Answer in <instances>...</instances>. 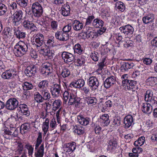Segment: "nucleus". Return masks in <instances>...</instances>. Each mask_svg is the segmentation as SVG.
<instances>
[{
  "mask_svg": "<svg viewBox=\"0 0 157 157\" xmlns=\"http://www.w3.org/2000/svg\"><path fill=\"white\" fill-rule=\"evenodd\" d=\"M28 44L20 41L15 45L13 50L15 55L17 57H21L28 51Z\"/></svg>",
  "mask_w": 157,
  "mask_h": 157,
  "instance_id": "f257e3e1",
  "label": "nucleus"
},
{
  "mask_svg": "<svg viewBox=\"0 0 157 157\" xmlns=\"http://www.w3.org/2000/svg\"><path fill=\"white\" fill-rule=\"evenodd\" d=\"M23 15V12L21 10L17 9L13 14L12 22L14 26H17L21 23Z\"/></svg>",
  "mask_w": 157,
  "mask_h": 157,
  "instance_id": "f03ea898",
  "label": "nucleus"
},
{
  "mask_svg": "<svg viewBox=\"0 0 157 157\" xmlns=\"http://www.w3.org/2000/svg\"><path fill=\"white\" fill-rule=\"evenodd\" d=\"M84 99L77 97L75 94L70 93L69 101L70 105H74L76 107L78 108L80 107V105L82 103Z\"/></svg>",
  "mask_w": 157,
  "mask_h": 157,
  "instance_id": "7ed1b4c3",
  "label": "nucleus"
},
{
  "mask_svg": "<svg viewBox=\"0 0 157 157\" xmlns=\"http://www.w3.org/2000/svg\"><path fill=\"white\" fill-rule=\"evenodd\" d=\"M32 12L34 16L36 17H40L43 13V9L41 5L38 2L33 4L32 6Z\"/></svg>",
  "mask_w": 157,
  "mask_h": 157,
  "instance_id": "20e7f679",
  "label": "nucleus"
},
{
  "mask_svg": "<svg viewBox=\"0 0 157 157\" xmlns=\"http://www.w3.org/2000/svg\"><path fill=\"white\" fill-rule=\"evenodd\" d=\"M18 101L17 99L15 98H11L6 101V107L9 110H14L18 107Z\"/></svg>",
  "mask_w": 157,
  "mask_h": 157,
  "instance_id": "39448f33",
  "label": "nucleus"
},
{
  "mask_svg": "<svg viewBox=\"0 0 157 157\" xmlns=\"http://www.w3.org/2000/svg\"><path fill=\"white\" fill-rule=\"evenodd\" d=\"M119 29L122 33L124 34L127 37L131 36L134 32L133 28L129 24L120 27Z\"/></svg>",
  "mask_w": 157,
  "mask_h": 157,
  "instance_id": "423d86ee",
  "label": "nucleus"
},
{
  "mask_svg": "<svg viewBox=\"0 0 157 157\" xmlns=\"http://www.w3.org/2000/svg\"><path fill=\"white\" fill-rule=\"evenodd\" d=\"M87 83L91 89L94 91L97 89L99 86V82L95 76L90 77L88 80Z\"/></svg>",
  "mask_w": 157,
  "mask_h": 157,
  "instance_id": "0eeeda50",
  "label": "nucleus"
},
{
  "mask_svg": "<svg viewBox=\"0 0 157 157\" xmlns=\"http://www.w3.org/2000/svg\"><path fill=\"white\" fill-rule=\"evenodd\" d=\"M52 95L54 97H58L61 90V86L60 83L53 84L50 89Z\"/></svg>",
  "mask_w": 157,
  "mask_h": 157,
  "instance_id": "6e6552de",
  "label": "nucleus"
},
{
  "mask_svg": "<svg viewBox=\"0 0 157 157\" xmlns=\"http://www.w3.org/2000/svg\"><path fill=\"white\" fill-rule=\"evenodd\" d=\"M61 57L64 62L67 64L72 62L75 59L74 56L72 54L67 52H63Z\"/></svg>",
  "mask_w": 157,
  "mask_h": 157,
  "instance_id": "1a4fd4ad",
  "label": "nucleus"
},
{
  "mask_svg": "<svg viewBox=\"0 0 157 157\" xmlns=\"http://www.w3.org/2000/svg\"><path fill=\"white\" fill-rule=\"evenodd\" d=\"M37 67L35 65L28 66L25 70V73L27 76L31 77L34 75L37 72Z\"/></svg>",
  "mask_w": 157,
  "mask_h": 157,
  "instance_id": "9d476101",
  "label": "nucleus"
},
{
  "mask_svg": "<svg viewBox=\"0 0 157 157\" xmlns=\"http://www.w3.org/2000/svg\"><path fill=\"white\" fill-rule=\"evenodd\" d=\"M22 25L26 30H29L32 31L36 30V27L34 24L31 22L27 20H24L22 23Z\"/></svg>",
  "mask_w": 157,
  "mask_h": 157,
  "instance_id": "9b49d317",
  "label": "nucleus"
},
{
  "mask_svg": "<svg viewBox=\"0 0 157 157\" xmlns=\"http://www.w3.org/2000/svg\"><path fill=\"white\" fill-rule=\"evenodd\" d=\"M33 40H35L34 44L37 47H40L43 45L44 43L43 35L41 34H37L35 36Z\"/></svg>",
  "mask_w": 157,
  "mask_h": 157,
  "instance_id": "f8f14e48",
  "label": "nucleus"
},
{
  "mask_svg": "<svg viewBox=\"0 0 157 157\" xmlns=\"http://www.w3.org/2000/svg\"><path fill=\"white\" fill-rule=\"evenodd\" d=\"M115 78L114 76L108 77L104 82V86L106 88H108L115 84Z\"/></svg>",
  "mask_w": 157,
  "mask_h": 157,
  "instance_id": "ddd939ff",
  "label": "nucleus"
},
{
  "mask_svg": "<svg viewBox=\"0 0 157 157\" xmlns=\"http://www.w3.org/2000/svg\"><path fill=\"white\" fill-rule=\"evenodd\" d=\"M134 65L133 63L124 62L121 63L120 70L122 72H125L128 69L132 68Z\"/></svg>",
  "mask_w": 157,
  "mask_h": 157,
  "instance_id": "4468645a",
  "label": "nucleus"
},
{
  "mask_svg": "<svg viewBox=\"0 0 157 157\" xmlns=\"http://www.w3.org/2000/svg\"><path fill=\"white\" fill-rule=\"evenodd\" d=\"M77 118L79 124L84 126L88 124L90 120L89 117H84L82 115H78Z\"/></svg>",
  "mask_w": 157,
  "mask_h": 157,
  "instance_id": "2eb2a0df",
  "label": "nucleus"
},
{
  "mask_svg": "<svg viewBox=\"0 0 157 157\" xmlns=\"http://www.w3.org/2000/svg\"><path fill=\"white\" fill-rule=\"evenodd\" d=\"M19 111H20L23 115L26 117H28L30 115V111L29 110L27 105L26 104H20L19 105Z\"/></svg>",
  "mask_w": 157,
  "mask_h": 157,
  "instance_id": "dca6fc26",
  "label": "nucleus"
},
{
  "mask_svg": "<svg viewBox=\"0 0 157 157\" xmlns=\"http://www.w3.org/2000/svg\"><path fill=\"white\" fill-rule=\"evenodd\" d=\"M133 121V119L132 116L128 115L126 116L124 118V123L125 128H128L132 124Z\"/></svg>",
  "mask_w": 157,
  "mask_h": 157,
  "instance_id": "f3484780",
  "label": "nucleus"
},
{
  "mask_svg": "<svg viewBox=\"0 0 157 157\" xmlns=\"http://www.w3.org/2000/svg\"><path fill=\"white\" fill-rule=\"evenodd\" d=\"M15 72L12 69L6 70L3 72L2 75V78L9 79L14 77V73Z\"/></svg>",
  "mask_w": 157,
  "mask_h": 157,
  "instance_id": "a211bd4d",
  "label": "nucleus"
},
{
  "mask_svg": "<svg viewBox=\"0 0 157 157\" xmlns=\"http://www.w3.org/2000/svg\"><path fill=\"white\" fill-rule=\"evenodd\" d=\"M151 104L147 103H144L142 105V110L144 113L150 114L152 112V107Z\"/></svg>",
  "mask_w": 157,
  "mask_h": 157,
  "instance_id": "6ab92c4d",
  "label": "nucleus"
},
{
  "mask_svg": "<svg viewBox=\"0 0 157 157\" xmlns=\"http://www.w3.org/2000/svg\"><path fill=\"white\" fill-rule=\"evenodd\" d=\"M72 26L74 29L76 31L81 30L83 27V24L78 20H77L73 21Z\"/></svg>",
  "mask_w": 157,
  "mask_h": 157,
  "instance_id": "aec40b11",
  "label": "nucleus"
},
{
  "mask_svg": "<svg viewBox=\"0 0 157 157\" xmlns=\"http://www.w3.org/2000/svg\"><path fill=\"white\" fill-rule=\"evenodd\" d=\"M85 84V82L83 79H80L77 80L75 82H73L71 83L70 86H73L75 88H80L83 86Z\"/></svg>",
  "mask_w": 157,
  "mask_h": 157,
  "instance_id": "412c9836",
  "label": "nucleus"
},
{
  "mask_svg": "<svg viewBox=\"0 0 157 157\" xmlns=\"http://www.w3.org/2000/svg\"><path fill=\"white\" fill-rule=\"evenodd\" d=\"M109 145L108 147L110 149H113L114 147H116L117 146L116 139L113 136H110L109 138Z\"/></svg>",
  "mask_w": 157,
  "mask_h": 157,
  "instance_id": "4be33fe9",
  "label": "nucleus"
},
{
  "mask_svg": "<svg viewBox=\"0 0 157 157\" xmlns=\"http://www.w3.org/2000/svg\"><path fill=\"white\" fill-rule=\"evenodd\" d=\"M127 89L132 91H134L138 89V83L136 81L134 80H130L129 84L127 86Z\"/></svg>",
  "mask_w": 157,
  "mask_h": 157,
  "instance_id": "5701e85b",
  "label": "nucleus"
},
{
  "mask_svg": "<svg viewBox=\"0 0 157 157\" xmlns=\"http://www.w3.org/2000/svg\"><path fill=\"white\" fill-rule=\"evenodd\" d=\"M76 147V144L74 142L65 144L64 145V147L67 149L66 150L68 152H73L75 150Z\"/></svg>",
  "mask_w": 157,
  "mask_h": 157,
  "instance_id": "b1692460",
  "label": "nucleus"
},
{
  "mask_svg": "<svg viewBox=\"0 0 157 157\" xmlns=\"http://www.w3.org/2000/svg\"><path fill=\"white\" fill-rule=\"evenodd\" d=\"M61 13L64 16H67L70 14V6L67 4L62 6L61 8Z\"/></svg>",
  "mask_w": 157,
  "mask_h": 157,
  "instance_id": "393cba45",
  "label": "nucleus"
},
{
  "mask_svg": "<svg viewBox=\"0 0 157 157\" xmlns=\"http://www.w3.org/2000/svg\"><path fill=\"white\" fill-rule=\"evenodd\" d=\"M48 85V81L47 80H43L40 82L38 84V89L39 91L44 90H47V87Z\"/></svg>",
  "mask_w": 157,
  "mask_h": 157,
  "instance_id": "a878e982",
  "label": "nucleus"
},
{
  "mask_svg": "<svg viewBox=\"0 0 157 157\" xmlns=\"http://www.w3.org/2000/svg\"><path fill=\"white\" fill-rule=\"evenodd\" d=\"M44 145L42 143L39 148L35 153V157H43L44 154Z\"/></svg>",
  "mask_w": 157,
  "mask_h": 157,
  "instance_id": "bb28decb",
  "label": "nucleus"
},
{
  "mask_svg": "<svg viewBox=\"0 0 157 157\" xmlns=\"http://www.w3.org/2000/svg\"><path fill=\"white\" fill-rule=\"evenodd\" d=\"M109 116L107 114H104L100 117V119L103 121L102 122V124L104 126H107L110 123L109 120Z\"/></svg>",
  "mask_w": 157,
  "mask_h": 157,
  "instance_id": "cd10ccee",
  "label": "nucleus"
},
{
  "mask_svg": "<svg viewBox=\"0 0 157 157\" xmlns=\"http://www.w3.org/2000/svg\"><path fill=\"white\" fill-rule=\"evenodd\" d=\"M153 92L150 90L147 91L145 95L144 99L146 101L150 102L151 104V101L153 100Z\"/></svg>",
  "mask_w": 157,
  "mask_h": 157,
  "instance_id": "c85d7f7f",
  "label": "nucleus"
},
{
  "mask_svg": "<svg viewBox=\"0 0 157 157\" xmlns=\"http://www.w3.org/2000/svg\"><path fill=\"white\" fill-rule=\"evenodd\" d=\"M59 72L61 76L64 78L68 77L70 75L69 70L66 67H62V69Z\"/></svg>",
  "mask_w": 157,
  "mask_h": 157,
  "instance_id": "c756f323",
  "label": "nucleus"
},
{
  "mask_svg": "<svg viewBox=\"0 0 157 157\" xmlns=\"http://www.w3.org/2000/svg\"><path fill=\"white\" fill-rule=\"evenodd\" d=\"M146 82L152 86L157 84V78L154 76L149 77L146 80Z\"/></svg>",
  "mask_w": 157,
  "mask_h": 157,
  "instance_id": "7c9ffc66",
  "label": "nucleus"
},
{
  "mask_svg": "<svg viewBox=\"0 0 157 157\" xmlns=\"http://www.w3.org/2000/svg\"><path fill=\"white\" fill-rule=\"evenodd\" d=\"M62 102L60 99L55 100L52 103V110L54 111H56L57 109H61L60 107Z\"/></svg>",
  "mask_w": 157,
  "mask_h": 157,
  "instance_id": "2f4dec72",
  "label": "nucleus"
},
{
  "mask_svg": "<svg viewBox=\"0 0 157 157\" xmlns=\"http://www.w3.org/2000/svg\"><path fill=\"white\" fill-rule=\"evenodd\" d=\"M104 22L99 18H96L92 22V25L96 28H100L103 25Z\"/></svg>",
  "mask_w": 157,
  "mask_h": 157,
  "instance_id": "473e14b6",
  "label": "nucleus"
},
{
  "mask_svg": "<svg viewBox=\"0 0 157 157\" xmlns=\"http://www.w3.org/2000/svg\"><path fill=\"white\" fill-rule=\"evenodd\" d=\"M34 99L37 103H40L43 102L44 100L43 96L39 92H35L34 94Z\"/></svg>",
  "mask_w": 157,
  "mask_h": 157,
  "instance_id": "72a5a7b5",
  "label": "nucleus"
},
{
  "mask_svg": "<svg viewBox=\"0 0 157 157\" xmlns=\"http://www.w3.org/2000/svg\"><path fill=\"white\" fill-rule=\"evenodd\" d=\"M25 153L23 152V145L21 142H18L17 144V147L15 151V154L17 155H20Z\"/></svg>",
  "mask_w": 157,
  "mask_h": 157,
  "instance_id": "f704fd0d",
  "label": "nucleus"
},
{
  "mask_svg": "<svg viewBox=\"0 0 157 157\" xmlns=\"http://www.w3.org/2000/svg\"><path fill=\"white\" fill-rule=\"evenodd\" d=\"M75 53L80 55L84 51L81 45L78 43L75 44L73 48Z\"/></svg>",
  "mask_w": 157,
  "mask_h": 157,
  "instance_id": "c9c22d12",
  "label": "nucleus"
},
{
  "mask_svg": "<svg viewBox=\"0 0 157 157\" xmlns=\"http://www.w3.org/2000/svg\"><path fill=\"white\" fill-rule=\"evenodd\" d=\"M30 124L28 123H25L21 125L20 128V131L22 134L25 133L29 130Z\"/></svg>",
  "mask_w": 157,
  "mask_h": 157,
  "instance_id": "e433bc0d",
  "label": "nucleus"
},
{
  "mask_svg": "<svg viewBox=\"0 0 157 157\" xmlns=\"http://www.w3.org/2000/svg\"><path fill=\"white\" fill-rule=\"evenodd\" d=\"M23 89L24 90H28L32 89L33 87V84L30 82H25L22 84Z\"/></svg>",
  "mask_w": 157,
  "mask_h": 157,
  "instance_id": "4c0bfd02",
  "label": "nucleus"
},
{
  "mask_svg": "<svg viewBox=\"0 0 157 157\" xmlns=\"http://www.w3.org/2000/svg\"><path fill=\"white\" fill-rule=\"evenodd\" d=\"M40 92L43 96L44 101L51 98L50 94L48 89L41 91Z\"/></svg>",
  "mask_w": 157,
  "mask_h": 157,
  "instance_id": "58836bf2",
  "label": "nucleus"
},
{
  "mask_svg": "<svg viewBox=\"0 0 157 157\" xmlns=\"http://www.w3.org/2000/svg\"><path fill=\"white\" fill-rule=\"evenodd\" d=\"M74 61L75 65L80 66L85 63V59L82 57H80L77 59H75Z\"/></svg>",
  "mask_w": 157,
  "mask_h": 157,
  "instance_id": "ea45409f",
  "label": "nucleus"
},
{
  "mask_svg": "<svg viewBox=\"0 0 157 157\" xmlns=\"http://www.w3.org/2000/svg\"><path fill=\"white\" fill-rule=\"evenodd\" d=\"M74 132L78 135H81L84 132V128L81 126H76L74 127Z\"/></svg>",
  "mask_w": 157,
  "mask_h": 157,
  "instance_id": "a19ab883",
  "label": "nucleus"
},
{
  "mask_svg": "<svg viewBox=\"0 0 157 157\" xmlns=\"http://www.w3.org/2000/svg\"><path fill=\"white\" fill-rule=\"evenodd\" d=\"M41 52L44 56H48L49 58H51V57L52 56L53 52L49 49H41Z\"/></svg>",
  "mask_w": 157,
  "mask_h": 157,
  "instance_id": "79ce46f5",
  "label": "nucleus"
},
{
  "mask_svg": "<svg viewBox=\"0 0 157 157\" xmlns=\"http://www.w3.org/2000/svg\"><path fill=\"white\" fill-rule=\"evenodd\" d=\"M5 132L9 135H12L13 137H16L17 135V131L16 130V129L13 127L12 128H11L10 129L9 131L6 130Z\"/></svg>",
  "mask_w": 157,
  "mask_h": 157,
  "instance_id": "37998d69",
  "label": "nucleus"
},
{
  "mask_svg": "<svg viewBox=\"0 0 157 157\" xmlns=\"http://www.w3.org/2000/svg\"><path fill=\"white\" fill-rule=\"evenodd\" d=\"M145 141V137L141 136L137 140L135 141L134 145L136 146H141L144 144Z\"/></svg>",
  "mask_w": 157,
  "mask_h": 157,
  "instance_id": "c03bdc74",
  "label": "nucleus"
},
{
  "mask_svg": "<svg viewBox=\"0 0 157 157\" xmlns=\"http://www.w3.org/2000/svg\"><path fill=\"white\" fill-rule=\"evenodd\" d=\"M16 37L18 38H23L25 36V33L22 32L19 30H17L15 31L14 33Z\"/></svg>",
  "mask_w": 157,
  "mask_h": 157,
  "instance_id": "a18cd8bd",
  "label": "nucleus"
},
{
  "mask_svg": "<svg viewBox=\"0 0 157 157\" xmlns=\"http://www.w3.org/2000/svg\"><path fill=\"white\" fill-rule=\"evenodd\" d=\"M25 147L28 150V154L29 155L32 156L34 150L33 147L29 143H27L25 146Z\"/></svg>",
  "mask_w": 157,
  "mask_h": 157,
  "instance_id": "49530a36",
  "label": "nucleus"
},
{
  "mask_svg": "<svg viewBox=\"0 0 157 157\" xmlns=\"http://www.w3.org/2000/svg\"><path fill=\"white\" fill-rule=\"evenodd\" d=\"M116 8L121 12L124 11L125 9V6L124 3L121 2H117L116 4Z\"/></svg>",
  "mask_w": 157,
  "mask_h": 157,
  "instance_id": "de8ad7c7",
  "label": "nucleus"
},
{
  "mask_svg": "<svg viewBox=\"0 0 157 157\" xmlns=\"http://www.w3.org/2000/svg\"><path fill=\"white\" fill-rule=\"evenodd\" d=\"M153 18V15L150 14L147 16L144 17L142 18V21L145 24H147L152 21Z\"/></svg>",
  "mask_w": 157,
  "mask_h": 157,
  "instance_id": "09e8293b",
  "label": "nucleus"
},
{
  "mask_svg": "<svg viewBox=\"0 0 157 157\" xmlns=\"http://www.w3.org/2000/svg\"><path fill=\"white\" fill-rule=\"evenodd\" d=\"M49 120L48 118H46L45 122L43 124L42 129L45 134H46L48 131L49 128Z\"/></svg>",
  "mask_w": 157,
  "mask_h": 157,
  "instance_id": "8fccbe9b",
  "label": "nucleus"
},
{
  "mask_svg": "<svg viewBox=\"0 0 157 157\" xmlns=\"http://www.w3.org/2000/svg\"><path fill=\"white\" fill-rule=\"evenodd\" d=\"M97 100L96 98L90 97L88 98L87 102L89 105H95L97 102Z\"/></svg>",
  "mask_w": 157,
  "mask_h": 157,
  "instance_id": "3c124183",
  "label": "nucleus"
},
{
  "mask_svg": "<svg viewBox=\"0 0 157 157\" xmlns=\"http://www.w3.org/2000/svg\"><path fill=\"white\" fill-rule=\"evenodd\" d=\"M7 11L6 6L1 3H0V15H4Z\"/></svg>",
  "mask_w": 157,
  "mask_h": 157,
  "instance_id": "603ef678",
  "label": "nucleus"
},
{
  "mask_svg": "<svg viewBox=\"0 0 157 157\" xmlns=\"http://www.w3.org/2000/svg\"><path fill=\"white\" fill-rule=\"evenodd\" d=\"M90 56L94 61H97L98 60L99 55L97 52H94L91 53Z\"/></svg>",
  "mask_w": 157,
  "mask_h": 157,
  "instance_id": "864d4df0",
  "label": "nucleus"
},
{
  "mask_svg": "<svg viewBox=\"0 0 157 157\" xmlns=\"http://www.w3.org/2000/svg\"><path fill=\"white\" fill-rule=\"evenodd\" d=\"M28 0H18L17 3L21 7H25L27 4Z\"/></svg>",
  "mask_w": 157,
  "mask_h": 157,
  "instance_id": "5fc2aeb1",
  "label": "nucleus"
},
{
  "mask_svg": "<svg viewBox=\"0 0 157 157\" xmlns=\"http://www.w3.org/2000/svg\"><path fill=\"white\" fill-rule=\"evenodd\" d=\"M71 29V24H69L65 26L62 30L63 32L66 33H68L70 31Z\"/></svg>",
  "mask_w": 157,
  "mask_h": 157,
  "instance_id": "6e6d98bb",
  "label": "nucleus"
},
{
  "mask_svg": "<svg viewBox=\"0 0 157 157\" xmlns=\"http://www.w3.org/2000/svg\"><path fill=\"white\" fill-rule=\"evenodd\" d=\"M105 59H103L99 63L98 65V71H100L102 70L103 67L105 66L104 63L105 62Z\"/></svg>",
  "mask_w": 157,
  "mask_h": 157,
  "instance_id": "4d7b16f0",
  "label": "nucleus"
},
{
  "mask_svg": "<svg viewBox=\"0 0 157 157\" xmlns=\"http://www.w3.org/2000/svg\"><path fill=\"white\" fill-rule=\"evenodd\" d=\"M63 32L57 31L56 33L55 36L56 38L59 40H62V38L63 36Z\"/></svg>",
  "mask_w": 157,
  "mask_h": 157,
  "instance_id": "13d9d810",
  "label": "nucleus"
},
{
  "mask_svg": "<svg viewBox=\"0 0 157 157\" xmlns=\"http://www.w3.org/2000/svg\"><path fill=\"white\" fill-rule=\"evenodd\" d=\"M51 64L50 63H44L43 65V67L45 68L46 70H48L49 72H51Z\"/></svg>",
  "mask_w": 157,
  "mask_h": 157,
  "instance_id": "bf43d9fd",
  "label": "nucleus"
},
{
  "mask_svg": "<svg viewBox=\"0 0 157 157\" xmlns=\"http://www.w3.org/2000/svg\"><path fill=\"white\" fill-rule=\"evenodd\" d=\"M51 28L54 30L57 29L58 26V23L57 21H52L51 22Z\"/></svg>",
  "mask_w": 157,
  "mask_h": 157,
  "instance_id": "052dcab7",
  "label": "nucleus"
},
{
  "mask_svg": "<svg viewBox=\"0 0 157 157\" xmlns=\"http://www.w3.org/2000/svg\"><path fill=\"white\" fill-rule=\"evenodd\" d=\"M94 18V17L93 15L89 16L87 18L86 22V25H89L90 24Z\"/></svg>",
  "mask_w": 157,
  "mask_h": 157,
  "instance_id": "680f3d73",
  "label": "nucleus"
},
{
  "mask_svg": "<svg viewBox=\"0 0 157 157\" xmlns=\"http://www.w3.org/2000/svg\"><path fill=\"white\" fill-rule=\"evenodd\" d=\"M54 43V38L53 36H51L48 40L47 44L50 46H53Z\"/></svg>",
  "mask_w": 157,
  "mask_h": 157,
  "instance_id": "e2e57ef3",
  "label": "nucleus"
},
{
  "mask_svg": "<svg viewBox=\"0 0 157 157\" xmlns=\"http://www.w3.org/2000/svg\"><path fill=\"white\" fill-rule=\"evenodd\" d=\"M106 28L105 27L101 28L100 29L98 30L97 32L96 33V35L97 36L101 35L105 32L106 30Z\"/></svg>",
  "mask_w": 157,
  "mask_h": 157,
  "instance_id": "0e129e2a",
  "label": "nucleus"
},
{
  "mask_svg": "<svg viewBox=\"0 0 157 157\" xmlns=\"http://www.w3.org/2000/svg\"><path fill=\"white\" fill-rule=\"evenodd\" d=\"M86 36L88 38L91 37L93 38L94 37V35H96V33L92 32V31H86Z\"/></svg>",
  "mask_w": 157,
  "mask_h": 157,
  "instance_id": "69168bd1",
  "label": "nucleus"
},
{
  "mask_svg": "<svg viewBox=\"0 0 157 157\" xmlns=\"http://www.w3.org/2000/svg\"><path fill=\"white\" fill-rule=\"evenodd\" d=\"M42 75H44L45 76L48 75L50 74L51 73V72H49L48 70H46L45 68L42 67L40 72Z\"/></svg>",
  "mask_w": 157,
  "mask_h": 157,
  "instance_id": "338daca9",
  "label": "nucleus"
},
{
  "mask_svg": "<svg viewBox=\"0 0 157 157\" xmlns=\"http://www.w3.org/2000/svg\"><path fill=\"white\" fill-rule=\"evenodd\" d=\"M151 45L154 47H157V36L154 38L151 41Z\"/></svg>",
  "mask_w": 157,
  "mask_h": 157,
  "instance_id": "774afa93",
  "label": "nucleus"
}]
</instances>
